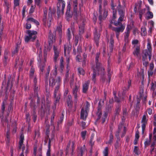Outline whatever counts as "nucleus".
<instances>
[{"label": "nucleus", "mask_w": 156, "mask_h": 156, "mask_svg": "<svg viewBox=\"0 0 156 156\" xmlns=\"http://www.w3.org/2000/svg\"><path fill=\"white\" fill-rule=\"evenodd\" d=\"M100 53L98 52L97 53L95 58V65L92 68L93 69V73L92 76V80L95 82V78L97 75L102 74L104 73L105 69L102 66L101 63L99 62L98 58Z\"/></svg>", "instance_id": "f257e3e1"}, {"label": "nucleus", "mask_w": 156, "mask_h": 156, "mask_svg": "<svg viewBox=\"0 0 156 156\" xmlns=\"http://www.w3.org/2000/svg\"><path fill=\"white\" fill-rule=\"evenodd\" d=\"M37 53L38 55L37 59L38 62L39 67L41 72H43L44 70V64L46 62V57L47 55V51L46 49H45L44 51V61L43 62L42 60V53L41 51V48L37 44Z\"/></svg>", "instance_id": "f03ea898"}, {"label": "nucleus", "mask_w": 156, "mask_h": 156, "mask_svg": "<svg viewBox=\"0 0 156 156\" xmlns=\"http://www.w3.org/2000/svg\"><path fill=\"white\" fill-rule=\"evenodd\" d=\"M58 66L55 65V72L53 74H51L49 80V84L50 86L53 87L55 84L56 82L60 83L61 81V79L60 76H58L56 78V75L57 72V68Z\"/></svg>", "instance_id": "7ed1b4c3"}, {"label": "nucleus", "mask_w": 156, "mask_h": 156, "mask_svg": "<svg viewBox=\"0 0 156 156\" xmlns=\"http://www.w3.org/2000/svg\"><path fill=\"white\" fill-rule=\"evenodd\" d=\"M37 32L34 30H29L27 31L28 36L25 37V41L26 42H28L30 40L33 41L37 37Z\"/></svg>", "instance_id": "20e7f679"}, {"label": "nucleus", "mask_w": 156, "mask_h": 156, "mask_svg": "<svg viewBox=\"0 0 156 156\" xmlns=\"http://www.w3.org/2000/svg\"><path fill=\"white\" fill-rule=\"evenodd\" d=\"M90 104L87 102H86V106L85 108H83L81 111L80 118L83 120H85L87 116V112L89 110Z\"/></svg>", "instance_id": "39448f33"}, {"label": "nucleus", "mask_w": 156, "mask_h": 156, "mask_svg": "<svg viewBox=\"0 0 156 156\" xmlns=\"http://www.w3.org/2000/svg\"><path fill=\"white\" fill-rule=\"evenodd\" d=\"M101 5H99V19L100 20L106 18L108 15V10L107 8L105 7L101 10Z\"/></svg>", "instance_id": "423d86ee"}, {"label": "nucleus", "mask_w": 156, "mask_h": 156, "mask_svg": "<svg viewBox=\"0 0 156 156\" xmlns=\"http://www.w3.org/2000/svg\"><path fill=\"white\" fill-rule=\"evenodd\" d=\"M71 50V48L69 46L68 47L67 44H65L64 46V55L66 57V62L67 63V66H68V64L69 62L70 56L69 54Z\"/></svg>", "instance_id": "0eeeda50"}, {"label": "nucleus", "mask_w": 156, "mask_h": 156, "mask_svg": "<svg viewBox=\"0 0 156 156\" xmlns=\"http://www.w3.org/2000/svg\"><path fill=\"white\" fill-rule=\"evenodd\" d=\"M126 129L125 127L124 126L123 124H121L118 126V131L115 135L116 136L119 135V133H122L121 137H123L126 133Z\"/></svg>", "instance_id": "6e6552de"}, {"label": "nucleus", "mask_w": 156, "mask_h": 156, "mask_svg": "<svg viewBox=\"0 0 156 156\" xmlns=\"http://www.w3.org/2000/svg\"><path fill=\"white\" fill-rule=\"evenodd\" d=\"M147 115V113L144 114L142 117V119L141 120L142 125V132L143 133H144V130L146 127V125L147 123V121L148 120Z\"/></svg>", "instance_id": "1a4fd4ad"}, {"label": "nucleus", "mask_w": 156, "mask_h": 156, "mask_svg": "<svg viewBox=\"0 0 156 156\" xmlns=\"http://www.w3.org/2000/svg\"><path fill=\"white\" fill-rule=\"evenodd\" d=\"M79 87L75 86V88L73 89V94L74 96V101L77 102L78 100V97L79 96Z\"/></svg>", "instance_id": "9d476101"}, {"label": "nucleus", "mask_w": 156, "mask_h": 156, "mask_svg": "<svg viewBox=\"0 0 156 156\" xmlns=\"http://www.w3.org/2000/svg\"><path fill=\"white\" fill-rule=\"evenodd\" d=\"M53 50L54 53V62L55 64H56L58 60V58L59 55L60 51L59 49H58L57 47L55 46H54L53 47Z\"/></svg>", "instance_id": "9b49d317"}, {"label": "nucleus", "mask_w": 156, "mask_h": 156, "mask_svg": "<svg viewBox=\"0 0 156 156\" xmlns=\"http://www.w3.org/2000/svg\"><path fill=\"white\" fill-rule=\"evenodd\" d=\"M144 52H146L148 55L149 60L151 58L152 55L151 54V44L149 43H147V49H146L144 51Z\"/></svg>", "instance_id": "f8f14e48"}, {"label": "nucleus", "mask_w": 156, "mask_h": 156, "mask_svg": "<svg viewBox=\"0 0 156 156\" xmlns=\"http://www.w3.org/2000/svg\"><path fill=\"white\" fill-rule=\"evenodd\" d=\"M20 140L19 142V147L20 148L22 149V152L23 154L24 151L25 149V146L24 144H23V141L24 139V136L23 134H21L20 136Z\"/></svg>", "instance_id": "ddd939ff"}, {"label": "nucleus", "mask_w": 156, "mask_h": 156, "mask_svg": "<svg viewBox=\"0 0 156 156\" xmlns=\"http://www.w3.org/2000/svg\"><path fill=\"white\" fill-rule=\"evenodd\" d=\"M133 54L136 58L140 59V47L136 46L135 49L133 52Z\"/></svg>", "instance_id": "4468645a"}, {"label": "nucleus", "mask_w": 156, "mask_h": 156, "mask_svg": "<svg viewBox=\"0 0 156 156\" xmlns=\"http://www.w3.org/2000/svg\"><path fill=\"white\" fill-rule=\"evenodd\" d=\"M95 31L94 34V40L96 43V45L98 46L100 35V34L98 33L97 30L96 29H95Z\"/></svg>", "instance_id": "2eb2a0df"}, {"label": "nucleus", "mask_w": 156, "mask_h": 156, "mask_svg": "<svg viewBox=\"0 0 156 156\" xmlns=\"http://www.w3.org/2000/svg\"><path fill=\"white\" fill-rule=\"evenodd\" d=\"M119 14L120 15V17L119 18L118 20L120 23L123 20V19L124 17V12L122 10H120L119 11Z\"/></svg>", "instance_id": "dca6fc26"}, {"label": "nucleus", "mask_w": 156, "mask_h": 156, "mask_svg": "<svg viewBox=\"0 0 156 156\" xmlns=\"http://www.w3.org/2000/svg\"><path fill=\"white\" fill-rule=\"evenodd\" d=\"M59 88V86L58 85L57 87H56L55 89L54 93V97L55 98V102H57L59 100V99L60 98V96L59 94H58V95L56 97Z\"/></svg>", "instance_id": "f3484780"}, {"label": "nucleus", "mask_w": 156, "mask_h": 156, "mask_svg": "<svg viewBox=\"0 0 156 156\" xmlns=\"http://www.w3.org/2000/svg\"><path fill=\"white\" fill-rule=\"evenodd\" d=\"M90 82L89 81H86L83 85V93H86L87 91Z\"/></svg>", "instance_id": "a211bd4d"}, {"label": "nucleus", "mask_w": 156, "mask_h": 156, "mask_svg": "<svg viewBox=\"0 0 156 156\" xmlns=\"http://www.w3.org/2000/svg\"><path fill=\"white\" fill-rule=\"evenodd\" d=\"M143 53L144 54V55L143 56L142 58L143 64L145 66H147L148 63L147 61H146V60L147 59V56H148V55H147V54L146 52L143 51Z\"/></svg>", "instance_id": "6ab92c4d"}, {"label": "nucleus", "mask_w": 156, "mask_h": 156, "mask_svg": "<svg viewBox=\"0 0 156 156\" xmlns=\"http://www.w3.org/2000/svg\"><path fill=\"white\" fill-rule=\"evenodd\" d=\"M130 29L128 27H127L126 28V31L125 33V35L124 36V39L126 43L128 42V37H129Z\"/></svg>", "instance_id": "aec40b11"}, {"label": "nucleus", "mask_w": 156, "mask_h": 156, "mask_svg": "<svg viewBox=\"0 0 156 156\" xmlns=\"http://www.w3.org/2000/svg\"><path fill=\"white\" fill-rule=\"evenodd\" d=\"M74 28L73 27H71V29L68 28V29L67 31V37L68 38L69 40L71 37V30L73 34V35H74Z\"/></svg>", "instance_id": "412c9836"}, {"label": "nucleus", "mask_w": 156, "mask_h": 156, "mask_svg": "<svg viewBox=\"0 0 156 156\" xmlns=\"http://www.w3.org/2000/svg\"><path fill=\"white\" fill-rule=\"evenodd\" d=\"M44 18L43 19V21L45 25H47V26L49 27L50 26V24L48 23H46V16L47 13V10L45 9H44Z\"/></svg>", "instance_id": "4be33fe9"}, {"label": "nucleus", "mask_w": 156, "mask_h": 156, "mask_svg": "<svg viewBox=\"0 0 156 156\" xmlns=\"http://www.w3.org/2000/svg\"><path fill=\"white\" fill-rule=\"evenodd\" d=\"M124 29L125 27L122 26L120 27L114 28L113 30H115L116 32L119 33L120 32H122Z\"/></svg>", "instance_id": "5701e85b"}, {"label": "nucleus", "mask_w": 156, "mask_h": 156, "mask_svg": "<svg viewBox=\"0 0 156 156\" xmlns=\"http://www.w3.org/2000/svg\"><path fill=\"white\" fill-rule=\"evenodd\" d=\"M149 30L148 32L151 33L154 29V22L153 21H150L149 23Z\"/></svg>", "instance_id": "b1692460"}, {"label": "nucleus", "mask_w": 156, "mask_h": 156, "mask_svg": "<svg viewBox=\"0 0 156 156\" xmlns=\"http://www.w3.org/2000/svg\"><path fill=\"white\" fill-rule=\"evenodd\" d=\"M48 39L49 44V45H50V44H52L53 42L55 40V37L53 36L51 34H50L49 36Z\"/></svg>", "instance_id": "393cba45"}, {"label": "nucleus", "mask_w": 156, "mask_h": 156, "mask_svg": "<svg viewBox=\"0 0 156 156\" xmlns=\"http://www.w3.org/2000/svg\"><path fill=\"white\" fill-rule=\"evenodd\" d=\"M71 9V5L70 3H68L67 6V9L66 12V15L68 17H70L71 16L70 14V11Z\"/></svg>", "instance_id": "a878e982"}, {"label": "nucleus", "mask_w": 156, "mask_h": 156, "mask_svg": "<svg viewBox=\"0 0 156 156\" xmlns=\"http://www.w3.org/2000/svg\"><path fill=\"white\" fill-rule=\"evenodd\" d=\"M35 5H37L39 8L41 7L42 5V0H34Z\"/></svg>", "instance_id": "bb28decb"}, {"label": "nucleus", "mask_w": 156, "mask_h": 156, "mask_svg": "<svg viewBox=\"0 0 156 156\" xmlns=\"http://www.w3.org/2000/svg\"><path fill=\"white\" fill-rule=\"evenodd\" d=\"M85 146L83 145V146L80 148V154H79V156H82L83 153L85 151Z\"/></svg>", "instance_id": "cd10ccee"}, {"label": "nucleus", "mask_w": 156, "mask_h": 156, "mask_svg": "<svg viewBox=\"0 0 156 156\" xmlns=\"http://www.w3.org/2000/svg\"><path fill=\"white\" fill-rule=\"evenodd\" d=\"M142 2L141 1H139L136 4L135 6V9H139L140 8L142 5Z\"/></svg>", "instance_id": "c85d7f7f"}, {"label": "nucleus", "mask_w": 156, "mask_h": 156, "mask_svg": "<svg viewBox=\"0 0 156 156\" xmlns=\"http://www.w3.org/2000/svg\"><path fill=\"white\" fill-rule=\"evenodd\" d=\"M73 4L74 6V11L76 13V12L77 6V0H74L73 1Z\"/></svg>", "instance_id": "c756f323"}, {"label": "nucleus", "mask_w": 156, "mask_h": 156, "mask_svg": "<svg viewBox=\"0 0 156 156\" xmlns=\"http://www.w3.org/2000/svg\"><path fill=\"white\" fill-rule=\"evenodd\" d=\"M34 69L32 66H31L30 73V78H32L34 76H35L34 75Z\"/></svg>", "instance_id": "7c9ffc66"}, {"label": "nucleus", "mask_w": 156, "mask_h": 156, "mask_svg": "<svg viewBox=\"0 0 156 156\" xmlns=\"http://www.w3.org/2000/svg\"><path fill=\"white\" fill-rule=\"evenodd\" d=\"M147 17L148 19H151L153 17V15L152 12L149 11H148L147 14Z\"/></svg>", "instance_id": "2f4dec72"}, {"label": "nucleus", "mask_w": 156, "mask_h": 156, "mask_svg": "<svg viewBox=\"0 0 156 156\" xmlns=\"http://www.w3.org/2000/svg\"><path fill=\"white\" fill-rule=\"evenodd\" d=\"M145 9H142L140 11L139 16V18L141 20H142V15L145 13Z\"/></svg>", "instance_id": "473e14b6"}, {"label": "nucleus", "mask_w": 156, "mask_h": 156, "mask_svg": "<svg viewBox=\"0 0 156 156\" xmlns=\"http://www.w3.org/2000/svg\"><path fill=\"white\" fill-rule=\"evenodd\" d=\"M113 37V36L112 35L111 36V39L110 40V45H109V46L111 48H112L114 44V41Z\"/></svg>", "instance_id": "72a5a7b5"}, {"label": "nucleus", "mask_w": 156, "mask_h": 156, "mask_svg": "<svg viewBox=\"0 0 156 156\" xmlns=\"http://www.w3.org/2000/svg\"><path fill=\"white\" fill-rule=\"evenodd\" d=\"M155 89V86L154 83H152L151 84V90L154 91V93L152 94V97H153V98H155V95L156 94V93L154 92Z\"/></svg>", "instance_id": "f704fd0d"}, {"label": "nucleus", "mask_w": 156, "mask_h": 156, "mask_svg": "<svg viewBox=\"0 0 156 156\" xmlns=\"http://www.w3.org/2000/svg\"><path fill=\"white\" fill-rule=\"evenodd\" d=\"M56 31L59 33V35H61L62 33V26L61 25H59L57 27Z\"/></svg>", "instance_id": "c9c22d12"}, {"label": "nucleus", "mask_w": 156, "mask_h": 156, "mask_svg": "<svg viewBox=\"0 0 156 156\" xmlns=\"http://www.w3.org/2000/svg\"><path fill=\"white\" fill-rule=\"evenodd\" d=\"M68 99L67 100V103L68 106H69L71 105L72 99H71V96L70 95H69L68 96Z\"/></svg>", "instance_id": "e433bc0d"}, {"label": "nucleus", "mask_w": 156, "mask_h": 156, "mask_svg": "<svg viewBox=\"0 0 156 156\" xmlns=\"http://www.w3.org/2000/svg\"><path fill=\"white\" fill-rule=\"evenodd\" d=\"M104 156H108V148L106 147L103 152Z\"/></svg>", "instance_id": "4c0bfd02"}, {"label": "nucleus", "mask_w": 156, "mask_h": 156, "mask_svg": "<svg viewBox=\"0 0 156 156\" xmlns=\"http://www.w3.org/2000/svg\"><path fill=\"white\" fill-rule=\"evenodd\" d=\"M35 7V5H31L29 12L30 13H33L34 12Z\"/></svg>", "instance_id": "58836bf2"}, {"label": "nucleus", "mask_w": 156, "mask_h": 156, "mask_svg": "<svg viewBox=\"0 0 156 156\" xmlns=\"http://www.w3.org/2000/svg\"><path fill=\"white\" fill-rule=\"evenodd\" d=\"M112 9H113V20L115 19L116 18V11L115 10H114L113 8L114 7V6L112 5Z\"/></svg>", "instance_id": "ea45409f"}, {"label": "nucleus", "mask_w": 156, "mask_h": 156, "mask_svg": "<svg viewBox=\"0 0 156 156\" xmlns=\"http://www.w3.org/2000/svg\"><path fill=\"white\" fill-rule=\"evenodd\" d=\"M133 151L134 153L137 155L139 154L140 153V152L139 151L138 148L137 146L134 147Z\"/></svg>", "instance_id": "a19ab883"}, {"label": "nucleus", "mask_w": 156, "mask_h": 156, "mask_svg": "<svg viewBox=\"0 0 156 156\" xmlns=\"http://www.w3.org/2000/svg\"><path fill=\"white\" fill-rule=\"evenodd\" d=\"M113 136L112 134L111 133L110 135L109 140L108 141L106 142V144H110L111 143L113 140Z\"/></svg>", "instance_id": "79ce46f5"}, {"label": "nucleus", "mask_w": 156, "mask_h": 156, "mask_svg": "<svg viewBox=\"0 0 156 156\" xmlns=\"http://www.w3.org/2000/svg\"><path fill=\"white\" fill-rule=\"evenodd\" d=\"M26 7H27L26 5H24L23 7L22 14L23 18L25 16V13L26 11Z\"/></svg>", "instance_id": "37998d69"}, {"label": "nucleus", "mask_w": 156, "mask_h": 156, "mask_svg": "<svg viewBox=\"0 0 156 156\" xmlns=\"http://www.w3.org/2000/svg\"><path fill=\"white\" fill-rule=\"evenodd\" d=\"M151 140L150 139H147L146 141L144 142V144L145 146L146 147L148 146L151 142Z\"/></svg>", "instance_id": "c03bdc74"}, {"label": "nucleus", "mask_w": 156, "mask_h": 156, "mask_svg": "<svg viewBox=\"0 0 156 156\" xmlns=\"http://www.w3.org/2000/svg\"><path fill=\"white\" fill-rule=\"evenodd\" d=\"M52 14V12H51V8L50 7L49 9V13H48V16H49L48 19L50 21H51V19Z\"/></svg>", "instance_id": "a18cd8bd"}, {"label": "nucleus", "mask_w": 156, "mask_h": 156, "mask_svg": "<svg viewBox=\"0 0 156 156\" xmlns=\"http://www.w3.org/2000/svg\"><path fill=\"white\" fill-rule=\"evenodd\" d=\"M78 72L80 74L83 75L85 73L84 70L81 68L78 69Z\"/></svg>", "instance_id": "49530a36"}, {"label": "nucleus", "mask_w": 156, "mask_h": 156, "mask_svg": "<svg viewBox=\"0 0 156 156\" xmlns=\"http://www.w3.org/2000/svg\"><path fill=\"white\" fill-rule=\"evenodd\" d=\"M60 66L61 69L63 68V59L62 57L60 59Z\"/></svg>", "instance_id": "de8ad7c7"}, {"label": "nucleus", "mask_w": 156, "mask_h": 156, "mask_svg": "<svg viewBox=\"0 0 156 156\" xmlns=\"http://www.w3.org/2000/svg\"><path fill=\"white\" fill-rule=\"evenodd\" d=\"M98 112L97 113V115H98V117H99V119H100L101 116V108L100 107H98Z\"/></svg>", "instance_id": "09e8293b"}, {"label": "nucleus", "mask_w": 156, "mask_h": 156, "mask_svg": "<svg viewBox=\"0 0 156 156\" xmlns=\"http://www.w3.org/2000/svg\"><path fill=\"white\" fill-rule=\"evenodd\" d=\"M20 0H14V5L15 6H18L19 5Z\"/></svg>", "instance_id": "8fccbe9b"}, {"label": "nucleus", "mask_w": 156, "mask_h": 156, "mask_svg": "<svg viewBox=\"0 0 156 156\" xmlns=\"http://www.w3.org/2000/svg\"><path fill=\"white\" fill-rule=\"evenodd\" d=\"M58 2L57 3V9H59V8L60 7V3L62 2H64L63 0H58Z\"/></svg>", "instance_id": "3c124183"}, {"label": "nucleus", "mask_w": 156, "mask_h": 156, "mask_svg": "<svg viewBox=\"0 0 156 156\" xmlns=\"http://www.w3.org/2000/svg\"><path fill=\"white\" fill-rule=\"evenodd\" d=\"M76 59L77 61L80 62L82 61L80 55H78L76 57Z\"/></svg>", "instance_id": "603ef678"}, {"label": "nucleus", "mask_w": 156, "mask_h": 156, "mask_svg": "<svg viewBox=\"0 0 156 156\" xmlns=\"http://www.w3.org/2000/svg\"><path fill=\"white\" fill-rule=\"evenodd\" d=\"M86 131H83L81 132V136L82 137L83 139H84L85 137V136L86 135Z\"/></svg>", "instance_id": "864d4df0"}, {"label": "nucleus", "mask_w": 156, "mask_h": 156, "mask_svg": "<svg viewBox=\"0 0 156 156\" xmlns=\"http://www.w3.org/2000/svg\"><path fill=\"white\" fill-rule=\"evenodd\" d=\"M113 23L114 24V25L116 26H120L122 25L121 23H120L118 20L117 22H114Z\"/></svg>", "instance_id": "5fc2aeb1"}, {"label": "nucleus", "mask_w": 156, "mask_h": 156, "mask_svg": "<svg viewBox=\"0 0 156 156\" xmlns=\"http://www.w3.org/2000/svg\"><path fill=\"white\" fill-rule=\"evenodd\" d=\"M50 69L51 67L50 66H48L47 69V72L46 74V79L47 78V77L49 75V73L50 71Z\"/></svg>", "instance_id": "6e6d98bb"}, {"label": "nucleus", "mask_w": 156, "mask_h": 156, "mask_svg": "<svg viewBox=\"0 0 156 156\" xmlns=\"http://www.w3.org/2000/svg\"><path fill=\"white\" fill-rule=\"evenodd\" d=\"M62 4V10L63 11L65 8V2H62L60 3V4Z\"/></svg>", "instance_id": "4d7b16f0"}, {"label": "nucleus", "mask_w": 156, "mask_h": 156, "mask_svg": "<svg viewBox=\"0 0 156 156\" xmlns=\"http://www.w3.org/2000/svg\"><path fill=\"white\" fill-rule=\"evenodd\" d=\"M107 115H108V113L107 112H105L104 115V118H103V119L102 121V122L103 123L104 122H105V119L107 118Z\"/></svg>", "instance_id": "13d9d810"}, {"label": "nucleus", "mask_w": 156, "mask_h": 156, "mask_svg": "<svg viewBox=\"0 0 156 156\" xmlns=\"http://www.w3.org/2000/svg\"><path fill=\"white\" fill-rule=\"evenodd\" d=\"M139 137V132L138 131H137L136 133L135 134V139L136 140H138V139Z\"/></svg>", "instance_id": "bf43d9fd"}, {"label": "nucleus", "mask_w": 156, "mask_h": 156, "mask_svg": "<svg viewBox=\"0 0 156 156\" xmlns=\"http://www.w3.org/2000/svg\"><path fill=\"white\" fill-rule=\"evenodd\" d=\"M110 70H111L109 68H108V78L109 79V82L110 80V75H111V72H110Z\"/></svg>", "instance_id": "052dcab7"}, {"label": "nucleus", "mask_w": 156, "mask_h": 156, "mask_svg": "<svg viewBox=\"0 0 156 156\" xmlns=\"http://www.w3.org/2000/svg\"><path fill=\"white\" fill-rule=\"evenodd\" d=\"M153 74V70H150L148 71V75L149 76H152Z\"/></svg>", "instance_id": "680f3d73"}, {"label": "nucleus", "mask_w": 156, "mask_h": 156, "mask_svg": "<svg viewBox=\"0 0 156 156\" xmlns=\"http://www.w3.org/2000/svg\"><path fill=\"white\" fill-rule=\"evenodd\" d=\"M79 37L77 36H75V44L76 45L78 42Z\"/></svg>", "instance_id": "e2e57ef3"}, {"label": "nucleus", "mask_w": 156, "mask_h": 156, "mask_svg": "<svg viewBox=\"0 0 156 156\" xmlns=\"http://www.w3.org/2000/svg\"><path fill=\"white\" fill-rule=\"evenodd\" d=\"M139 31L137 28H135L133 30V33L134 34H139Z\"/></svg>", "instance_id": "0e129e2a"}, {"label": "nucleus", "mask_w": 156, "mask_h": 156, "mask_svg": "<svg viewBox=\"0 0 156 156\" xmlns=\"http://www.w3.org/2000/svg\"><path fill=\"white\" fill-rule=\"evenodd\" d=\"M31 27V25L30 23H29L28 22L26 24V29H30Z\"/></svg>", "instance_id": "69168bd1"}, {"label": "nucleus", "mask_w": 156, "mask_h": 156, "mask_svg": "<svg viewBox=\"0 0 156 156\" xmlns=\"http://www.w3.org/2000/svg\"><path fill=\"white\" fill-rule=\"evenodd\" d=\"M38 156H42L41 148H40L38 150Z\"/></svg>", "instance_id": "338daca9"}, {"label": "nucleus", "mask_w": 156, "mask_h": 156, "mask_svg": "<svg viewBox=\"0 0 156 156\" xmlns=\"http://www.w3.org/2000/svg\"><path fill=\"white\" fill-rule=\"evenodd\" d=\"M27 22H30L33 23L34 21V19L32 18H29L27 19Z\"/></svg>", "instance_id": "774afa93"}]
</instances>
